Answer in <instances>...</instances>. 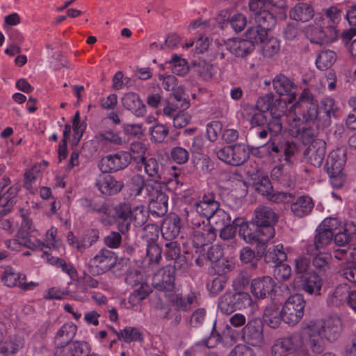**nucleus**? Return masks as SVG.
<instances>
[{"instance_id": "nucleus-1", "label": "nucleus", "mask_w": 356, "mask_h": 356, "mask_svg": "<svg viewBox=\"0 0 356 356\" xmlns=\"http://www.w3.org/2000/svg\"><path fill=\"white\" fill-rule=\"evenodd\" d=\"M118 229L122 234L129 232L131 223L136 227L143 226L148 220L149 211L143 205L132 207L129 203L122 202L116 206Z\"/></svg>"}, {"instance_id": "nucleus-2", "label": "nucleus", "mask_w": 356, "mask_h": 356, "mask_svg": "<svg viewBox=\"0 0 356 356\" xmlns=\"http://www.w3.org/2000/svg\"><path fill=\"white\" fill-rule=\"evenodd\" d=\"M346 154V148L341 147L332 150L327 157L324 168L333 188H340L346 181L347 175L343 170L347 159Z\"/></svg>"}, {"instance_id": "nucleus-3", "label": "nucleus", "mask_w": 356, "mask_h": 356, "mask_svg": "<svg viewBox=\"0 0 356 356\" xmlns=\"http://www.w3.org/2000/svg\"><path fill=\"white\" fill-rule=\"evenodd\" d=\"M291 108L294 110L296 117L302 118V122L312 124L316 122L317 126H321L318 104L309 89L305 88L302 91L298 99L294 102Z\"/></svg>"}, {"instance_id": "nucleus-4", "label": "nucleus", "mask_w": 356, "mask_h": 356, "mask_svg": "<svg viewBox=\"0 0 356 356\" xmlns=\"http://www.w3.org/2000/svg\"><path fill=\"white\" fill-rule=\"evenodd\" d=\"M254 190L266 199L275 204H287L293 199L291 193L274 191L273 185L267 175H259L253 181Z\"/></svg>"}, {"instance_id": "nucleus-5", "label": "nucleus", "mask_w": 356, "mask_h": 356, "mask_svg": "<svg viewBox=\"0 0 356 356\" xmlns=\"http://www.w3.org/2000/svg\"><path fill=\"white\" fill-rule=\"evenodd\" d=\"M305 302L301 294L290 296L282 307L283 322L290 326L296 325L304 315Z\"/></svg>"}, {"instance_id": "nucleus-6", "label": "nucleus", "mask_w": 356, "mask_h": 356, "mask_svg": "<svg viewBox=\"0 0 356 356\" xmlns=\"http://www.w3.org/2000/svg\"><path fill=\"white\" fill-rule=\"evenodd\" d=\"M216 156L227 164L238 166L248 159L250 150L245 144L237 143L218 149L216 151Z\"/></svg>"}, {"instance_id": "nucleus-7", "label": "nucleus", "mask_w": 356, "mask_h": 356, "mask_svg": "<svg viewBox=\"0 0 356 356\" xmlns=\"http://www.w3.org/2000/svg\"><path fill=\"white\" fill-rule=\"evenodd\" d=\"M136 168L138 170L144 168L148 177L156 184L164 183L168 179L165 166L154 158H140Z\"/></svg>"}, {"instance_id": "nucleus-8", "label": "nucleus", "mask_w": 356, "mask_h": 356, "mask_svg": "<svg viewBox=\"0 0 356 356\" xmlns=\"http://www.w3.org/2000/svg\"><path fill=\"white\" fill-rule=\"evenodd\" d=\"M303 334L311 350L316 354L321 353L325 349V340L322 337L321 326L314 321H309L303 327Z\"/></svg>"}, {"instance_id": "nucleus-9", "label": "nucleus", "mask_w": 356, "mask_h": 356, "mask_svg": "<svg viewBox=\"0 0 356 356\" xmlns=\"http://www.w3.org/2000/svg\"><path fill=\"white\" fill-rule=\"evenodd\" d=\"M152 284L159 291H172L175 288V273L172 266L157 270L152 275Z\"/></svg>"}, {"instance_id": "nucleus-10", "label": "nucleus", "mask_w": 356, "mask_h": 356, "mask_svg": "<svg viewBox=\"0 0 356 356\" xmlns=\"http://www.w3.org/2000/svg\"><path fill=\"white\" fill-rule=\"evenodd\" d=\"M131 160L132 156L128 152H119L102 158L99 168L104 173L116 172L127 167Z\"/></svg>"}, {"instance_id": "nucleus-11", "label": "nucleus", "mask_w": 356, "mask_h": 356, "mask_svg": "<svg viewBox=\"0 0 356 356\" xmlns=\"http://www.w3.org/2000/svg\"><path fill=\"white\" fill-rule=\"evenodd\" d=\"M290 127L291 136L302 143L308 144L316 140L317 129L312 124L302 122L300 117H295Z\"/></svg>"}, {"instance_id": "nucleus-12", "label": "nucleus", "mask_w": 356, "mask_h": 356, "mask_svg": "<svg viewBox=\"0 0 356 356\" xmlns=\"http://www.w3.org/2000/svg\"><path fill=\"white\" fill-rule=\"evenodd\" d=\"M263 323L259 318H253L243 329L242 338L247 343L260 347L264 343Z\"/></svg>"}, {"instance_id": "nucleus-13", "label": "nucleus", "mask_w": 356, "mask_h": 356, "mask_svg": "<svg viewBox=\"0 0 356 356\" xmlns=\"http://www.w3.org/2000/svg\"><path fill=\"white\" fill-rule=\"evenodd\" d=\"M337 32L333 24L326 26H316L308 32V37L311 42L322 44L331 42L337 39Z\"/></svg>"}, {"instance_id": "nucleus-14", "label": "nucleus", "mask_w": 356, "mask_h": 356, "mask_svg": "<svg viewBox=\"0 0 356 356\" xmlns=\"http://www.w3.org/2000/svg\"><path fill=\"white\" fill-rule=\"evenodd\" d=\"M26 278L25 275L16 273L15 270L10 266L5 268L1 275L2 282L8 287H13L17 285L24 291L33 290L38 284L33 282L26 283Z\"/></svg>"}, {"instance_id": "nucleus-15", "label": "nucleus", "mask_w": 356, "mask_h": 356, "mask_svg": "<svg viewBox=\"0 0 356 356\" xmlns=\"http://www.w3.org/2000/svg\"><path fill=\"white\" fill-rule=\"evenodd\" d=\"M89 352V346L86 342L74 341L61 345H56L55 356H84Z\"/></svg>"}, {"instance_id": "nucleus-16", "label": "nucleus", "mask_w": 356, "mask_h": 356, "mask_svg": "<svg viewBox=\"0 0 356 356\" xmlns=\"http://www.w3.org/2000/svg\"><path fill=\"white\" fill-rule=\"evenodd\" d=\"M298 346V337L292 334L275 341L271 348L273 356H286L291 351H294Z\"/></svg>"}, {"instance_id": "nucleus-17", "label": "nucleus", "mask_w": 356, "mask_h": 356, "mask_svg": "<svg viewBox=\"0 0 356 356\" xmlns=\"http://www.w3.org/2000/svg\"><path fill=\"white\" fill-rule=\"evenodd\" d=\"M219 207L220 203L216 200V196L212 193L200 197L199 200L194 204L196 213L207 218L211 217Z\"/></svg>"}, {"instance_id": "nucleus-18", "label": "nucleus", "mask_w": 356, "mask_h": 356, "mask_svg": "<svg viewBox=\"0 0 356 356\" xmlns=\"http://www.w3.org/2000/svg\"><path fill=\"white\" fill-rule=\"evenodd\" d=\"M117 262L115 253L107 249L101 250L91 260L90 264L98 268L97 273L106 272L113 268Z\"/></svg>"}, {"instance_id": "nucleus-19", "label": "nucleus", "mask_w": 356, "mask_h": 356, "mask_svg": "<svg viewBox=\"0 0 356 356\" xmlns=\"http://www.w3.org/2000/svg\"><path fill=\"white\" fill-rule=\"evenodd\" d=\"M275 286V283L272 277L264 276L252 280L251 291L256 298L264 299L274 291Z\"/></svg>"}, {"instance_id": "nucleus-20", "label": "nucleus", "mask_w": 356, "mask_h": 356, "mask_svg": "<svg viewBox=\"0 0 356 356\" xmlns=\"http://www.w3.org/2000/svg\"><path fill=\"white\" fill-rule=\"evenodd\" d=\"M254 216L252 221L253 226L258 225L273 227L278 221L277 214L273 209L266 206L257 207L254 210Z\"/></svg>"}, {"instance_id": "nucleus-21", "label": "nucleus", "mask_w": 356, "mask_h": 356, "mask_svg": "<svg viewBox=\"0 0 356 356\" xmlns=\"http://www.w3.org/2000/svg\"><path fill=\"white\" fill-rule=\"evenodd\" d=\"M316 322L321 326L322 334L327 341L334 342L341 335L342 324L339 318H329L324 321Z\"/></svg>"}, {"instance_id": "nucleus-22", "label": "nucleus", "mask_w": 356, "mask_h": 356, "mask_svg": "<svg viewBox=\"0 0 356 356\" xmlns=\"http://www.w3.org/2000/svg\"><path fill=\"white\" fill-rule=\"evenodd\" d=\"M95 184L102 194L106 195L118 193L124 186L122 181L116 180L110 175H100Z\"/></svg>"}, {"instance_id": "nucleus-23", "label": "nucleus", "mask_w": 356, "mask_h": 356, "mask_svg": "<svg viewBox=\"0 0 356 356\" xmlns=\"http://www.w3.org/2000/svg\"><path fill=\"white\" fill-rule=\"evenodd\" d=\"M308 161L316 167L321 165L325 155V143L322 140L313 141L304 153Z\"/></svg>"}, {"instance_id": "nucleus-24", "label": "nucleus", "mask_w": 356, "mask_h": 356, "mask_svg": "<svg viewBox=\"0 0 356 356\" xmlns=\"http://www.w3.org/2000/svg\"><path fill=\"white\" fill-rule=\"evenodd\" d=\"M199 297L200 294L194 291L185 295L177 293L172 298L171 302L175 310L187 312L193 306L199 305Z\"/></svg>"}, {"instance_id": "nucleus-25", "label": "nucleus", "mask_w": 356, "mask_h": 356, "mask_svg": "<svg viewBox=\"0 0 356 356\" xmlns=\"http://www.w3.org/2000/svg\"><path fill=\"white\" fill-rule=\"evenodd\" d=\"M125 109L131 111L136 116L141 117L146 113V107L139 95L134 92L125 93L121 99Z\"/></svg>"}, {"instance_id": "nucleus-26", "label": "nucleus", "mask_w": 356, "mask_h": 356, "mask_svg": "<svg viewBox=\"0 0 356 356\" xmlns=\"http://www.w3.org/2000/svg\"><path fill=\"white\" fill-rule=\"evenodd\" d=\"M321 127H327L332 122V118L336 116L337 109L332 98H325L318 105Z\"/></svg>"}, {"instance_id": "nucleus-27", "label": "nucleus", "mask_w": 356, "mask_h": 356, "mask_svg": "<svg viewBox=\"0 0 356 356\" xmlns=\"http://www.w3.org/2000/svg\"><path fill=\"white\" fill-rule=\"evenodd\" d=\"M293 199L291 203V211L294 216L298 218H303L309 215L313 210L314 204L311 197L306 195H302L295 200L294 194Z\"/></svg>"}, {"instance_id": "nucleus-28", "label": "nucleus", "mask_w": 356, "mask_h": 356, "mask_svg": "<svg viewBox=\"0 0 356 356\" xmlns=\"http://www.w3.org/2000/svg\"><path fill=\"white\" fill-rule=\"evenodd\" d=\"M333 236V233L318 225L316 229L314 244H308L306 246L307 252L313 254L318 249L325 248L332 242Z\"/></svg>"}, {"instance_id": "nucleus-29", "label": "nucleus", "mask_w": 356, "mask_h": 356, "mask_svg": "<svg viewBox=\"0 0 356 356\" xmlns=\"http://www.w3.org/2000/svg\"><path fill=\"white\" fill-rule=\"evenodd\" d=\"M301 288L309 294L320 295L323 285L322 278L316 273H307L300 276Z\"/></svg>"}, {"instance_id": "nucleus-30", "label": "nucleus", "mask_w": 356, "mask_h": 356, "mask_svg": "<svg viewBox=\"0 0 356 356\" xmlns=\"http://www.w3.org/2000/svg\"><path fill=\"white\" fill-rule=\"evenodd\" d=\"M216 228L209 224L205 223L199 228V230L193 231V236H195L194 243L197 247L202 248L209 243H211L216 239Z\"/></svg>"}, {"instance_id": "nucleus-31", "label": "nucleus", "mask_w": 356, "mask_h": 356, "mask_svg": "<svg viewBox=\"0 0 356 356\" xmlns=\"http://www.w3.org/2000/svg\"><path fill=\"white\" fill-rule=\"evenodd\" d=\"M225 47L232 54L242 58L250 54L254 49L253 44L246 38L229 40L225 43Z\"/></svg>"}, {"instance_id": "nucleus-32", "label": "nucleus", "mask_w": 356, "mask_h": 356, "mask_svg": "<svg viewBox=\"0 0 356 356\" xmlns=\"http://www.w3.org/2000/svg\"><path fill=\"white\" fill-rule=\"evenodd\" d=\"M180 229L181 220L177 216L174 215L163 220L161 231L165 240L171 241L179 235Z\"/></svg>"}, {"instance_id": "nucleus-33", "label": "nucleus", "mask_w": 356, "mask_h": 356, "mask_svg": "<svg viewBox=\"0 0 356 356\" xmlns=\"http://www.w3.org/2000/svg\"><path fill=\"white\" fill-rule=\"evenodd\" d=\"M257 257L259 258L264 257L266 263L274 266L282 263L287 259V254L281 243L268 248L265 253L260 254V252L258 251Z\"/></svg>"}, {"instance_id": "nucleus-34", "label": "nucleus", "mask_w": 356, "mask_h": 356, "mask_svg": "<svg viewBox=\"0 0 356 356\" xmlns=\"http://www.w3.org/2000/svg\"><path fill=\"white\" fill-rule=\"evenodd\" d=\"M263 319L271 328H277L283 321L282 310H280L277 304L272 302L264 309Z\"/></svg>"}, {"instance_id": "nucleus-35", "label": "nucleus", "mask_w": 356, "mask_h": 356, "mask_svg": "<svg viewBox=\"0 0 356 356\" xmlns=\"http://www.w3.org/2000/svg\"><path fill=\"white\" fill-rule=\"evenodd\" d=\"M162 259V249L157 243L147 244L146 256L143 261L145 268H156Z\"/></svg>"}, {"instance_id": "nucleus-36", "label": "nucleus", "mask_w": 356, "mask_h": 356, "mask_svg": "<svg viewBox=\"0 0 356 356\" xmlns=\"http://www.w3.org/2000/svg\"><path fill=\"white\" fill-rule=\"evenodd\" d=\"M296 100V95L291 94L286 99L277 98L274 99L270 110V116L272 118H282L288 111V104H294Z\"/></svg>"}, {"instance_id": "nucleus-37", "label": "nucleus", "mask_w": 356, "mask_h": 356, "mask_svg": "<svg viewBox=\"0 0 356 356\" xmlns=\"http://www.w3.org/2000/svg\"><path fill=\"white\" fill-rule=\"evenodd\" d=\"M356 238V225L352 222L346 223L342 230L334 233L333 240L339 246H346Z\"/></svg>"}, {"instance_id": "nucleus-38", "label": "nucleus", "mask_w": 356, "mask_h": 356, "mask_svg": "<svg viewBox=\"0 0 356 356\" xmlns=\"http://www.w3.org/2000/svg\"><path fill=\"white\" fill-rule=\"evenodd\" d=\"M234 223L238 225L239 230L238 235L241 237L246 243L250 244H257L258 235L257 233L256 225L252 227L248 223L244 222L243 219L236 218L234 220Z\"/></svg>"}, {"instance_id": "nucleus-39", "label": "nucleus", "mask_w": 356, "mask_h": 356, "mask_svg": "<svg viewBox=\"0 0 356 356\" xmlns=\"http://www.w3.org/2000/svg\"><path fill=\"white\" fill-rule=\"evenodd\" d=\"M273 86L275 91L280 95H288L296 94L292 90L296 88V85L292 79L283 74L275 76L273 80Z\"/></svg>"}, {"instance_id": "nucleus-40", "label": "nucleus", "mask_w": 356, "mask_h": 356, "mask_svg": "<svg viewBox=\"0 0 356 356\" xmlns=\"http://www.w3.org/2000/svg\"><path fill=\"white\" fill-rule=\"evenodd\" d=\"M76 331L77 327L73 323L63 324L54 337L55 346L74 341L73 339L76 335Z\"/></svg>"}, {"instance_id": "nucleus-41", "label": "nucleus", "mask_w": 356, "mask_h": 356, "mask_svg": "<svg viewBox=\"0 0 356 356\" xmlns=\"http://www.w3.org/2000/svg\"><path fill=\"white\" fill-rule=\"evenodd\" d=\"M313 16L312 6L306 3H297L289 12L290 18L296 21L307 22Z\"/></svg>"}, {"instance_id": "nucleus-42", "label": "nucleus", "mask_w": 356, "mask_h": 356, "mask_svg": "<svg viewBox=\"0 0 356 356\" xmlns=\"http://www.w3.org/2000/svg\"><path fill=\"white\" fill-rule=\"evenodd\" d=\"M350 292V288L348 284H340L330 293L328 298L329 302L332 305L339 307L345 302H348Z\"/></svg>"}, {"instance_id": "nucleus-43", "label": "nucleus", "mask_w": 356, "mask_h": 356, "mask_svg": "<svg viewBox=\"0 0 356 356\" xmlns=\"http://www.w3.org/2000/svg\"><path fill=\"white\" fill-rule=\"evenodd\" d=\"M168 196L163 192L154 198L149 199V208L153 213L163 216L168 212Z\"/></svg>"}, {"instance_id": "nucleus-44", "label": "nucleus", "mask_w": 356, "mask_h": 356, "mask_svg": "<svg viewBox=\"0 0 356 356\" xmlns=\"http://www.w3.org/2000/svg\"><path fill=\"white\" fill-rule=\"evenodd\" d=\"M267 35L268 31L257 24L249 27L245 33V38L251 42L254 47L255 44L264 42Z\"/></svg>"}, {"instance_id": "nucleus-45", "label": "nucleus", "mask_w": 356, "mask_h": 356, "mask_svg": "<svg viewBox=\"0 0 356 356\" xmlns=\"http://www.w3.org/2000/svg\"><path fill=\"white\" fill-rule=\"evenodd\" d=\"M31 234V232L29 231H26V229L19 227L15 237L22 241V244L24 247H26L32 250L37 249L42 250L43 248L46 247L44 243L40 241V240H35L34 241H32L30 238Z\"/></svg>"}, {"instance_id": "nucleus-46", "label": "nucleus", "mask_w": 356, "mask_h": 356, "mask_svg": "<svg viewBox=\"0 0 356 356\" xmlns=\"http://www.w3.org/2000/svg\"><path fill=\"white\" fill-rule=\"evenodd\" d=\"M337 59L336 53L332 50L321 51L316 59V67L321 70H325L334 63Z\"/></svg>"}, {"instance_id": "nucleus-47", "label": "nucleus", "mask_w": 356, "mask_h": 356, "mask_svg": "<svg viewBox=\"0 0 356 356\" xmlns=\"http://www.w3.org/2000/svg\"><path fill=\"white\" fill-rule=\"evenodd\" d=\"M257 24L267 31L273 29L276 24L275 17L268 10L264 9L254 17Z\"/></svg>"}, {"instance_id": "nucleus-48", "label": "nucleus", "mask_w": 356, "mask_h": 356, "mask_svg": "<svg viewBox=\"0 0 356 356\" xmlns=\"http://www.w3.org/2000/svg\"><path fill=\"white\" fill-rule=\"evenodd\" d=\"M332 257L330 254L319 253L312 259V266L319 273H325L330 269Z\"/></svg>"}, {"instance_id": "nucleus-49", "label": "nucleus", "mask_w": 356, "mask_h": 356, "mask_svg": "<svg viewBox=\"0 0 356 356\" xmlns=\"http://www.w3.org/2000/svg\"><path fill=\"white\" fill-rule=\"evenodd\" d=\"M234 296L232 292L225 293L218 300V309L222 313L230 314L236 309Z\"/></svg>"}, {"instance_id": "nucleus-50", "label": "nucleus", "mask_w": 356, "mask_h": 356, "mask_svg": "<svg viewBox=\"0 0 356 356\" xmlns=\"http://www.w3.org/2000/svg\"><path fill=\"white\" fill-rule=\"evenodd\" d=\"M212 222V225L216 230L221 228L223 226L227 225L232 222V218L230 215L222 209H218L215 213L211 217L208 218Z\"/></svg>"}, {"instance_id": "nucleus-51", "label": "nucleus", "mask_w": 356, "mask_h": 356, "mask_svg": "<svg viewBox=\"0 0 356 356\" xmlns=\"http://www.w3.org/2000/svg\"><path fill=\"white\" fill-rule=\"evenodd\" d=\"M100 142H108L115 145H122L125 143V139L120 136L117 132L111 130H107L100 132L97 136Z\"/></svg>"}, {"instance_id": "nucleus-52", "label": "nucleus", "mask_w": 356, "mask_h": 356, "mask_svg": "<svg viewBox=\"0 0 356 356\" xmlns=\"http://www.w3.org/2000/svg\"><path fill=\"white\" fill-rule=\"evenodd\" d=\"M257 254L252 250L250 247H244L240 251V260L242 263L250 264L252 269L257 268Z\"/></svg>"}, {"instance_id": "nucleus-53", "label": "nucleus", "mask_w": 356, "mask_h": 356, "mask_svg": "<svg viewBox=\"0 0 356 356\" xmlns=\"http://www.w3.org/2000/svg\"><path fill=\"white\" fill-rule=\"evenodd\" d=\"M236 309H243L250 307L253 304L251 296L247 292L233 293Z\"/></svg>"}, {"instance_id": "nucleus-54", "label": "nucleus", "mask_w": 356, "mask_h": 356, "mask_svg": "<svg viewBox=\"0 0 356 356\" xmlns=\"http://www.w3.org/2000/svg\"><path fill=\"white\" fill-rule=\"evenodd\" d=\"M81 204L88 212L106 213L107 210V204L89 198H82Z\"/></svg>"}, {"instance_id": "nucleus-55", "label": "nucleus", "mask_w": 356, "mask_h": 356, "mask_svg": "<svg viewBox=\"0 0 356 356\" xmlns=\"http://www.w3.org/2000/svg\"><path fill=\"white\" fill-rule=\"evenodd\" d=\"M169 64L171 65L172 72L179 76H184L188 71V67L186 60L180 58L177 55L172 56V60L169 62Z\"/></svg>"}, {"instance_id": "nucleus-56", "label": "nucleus", "mask_w": 356, "mask_h": 356, "mask_svg": "<svg viewBox=\"0 0 356 356\" xmlns=\"http://www.w3.org/2000/svg\"><path fill=\"white\" fill-rule=\"evenodd\" d=\"M168 134V127L162 124H156L150 129L151 140L155 143H162Z\"/></svg>"}, {"instance_id": "nucleus-57", "label": "nucleus", "mask_w": 356, "mask_h": 356, "mask_svg": "<svg viewBox=\"0 0 356 356\" xmlns=\"http://www.w3.org/2000/svg\"><path fill=\"white\" fill-rule=\"evenodd\" d=\"M256 229L258 235V245H261L262 247H264L269 240L274 237V227L256 225Z\"/></svg>"}, {"instance_id": "nucleus-58", "label": "nucleus", "mask_w": 356, "mask_h": 356, "mask_svg": "<svg viewBox=\"0 0 356 356\" xmlns=\"http://www.w3.org/2000/svg\"><path fill=\"white\" fill-rule=\"evenodd\" d=\"M99 238V230L97 229H88L84 232L83 237L81 239V252L90 247L95 243Z\"/></svg>"}, {"instance_id": "nucleus-59", "label": "nucleus", "mask_w": 356, "mask_h": 356, "mask_svg": "<svg viewBox=\"0 0 356 356\" xmlns=\"http://www.w3.org/2000/svg\"><path fill=\"white\" fill-rule=\"evenodd\" d=\"M123 339L127 343H131L135 341H141L142 334L138 330L132 327H126L120 331L119 340Z\"/></svg>"}, {"instance_id": "nucleus-60", "label": "nucleus", "mask_w": 356, "mask_h": 356, "mask_svg": "<svg viewBox=\"0 0 356 356\" xmlns=\"http://www.w3.org/2000/svg\"><path fill=\"white\" fill-rule=\"evenodd\" d=\"M159 228L155 224H148L143 228L142 238L147 243H156L159 238Z\"/></svg>"}, {"instance_id": "nucleus-61", "label": "nucleus", "mask_w": 356, "mask_h": 356, "mask_svg": "<svg viewBox=\"0 0 356 356\" xmlns=\"http://www.w3.org/2000/svg\"><path fill=\"white\" fill-rule=\"evenodd\" d=\"M147 148L144 143L137 141L134 142L130 145V152H129L131 156L133 162L137 165L139 163V159L141 157H145Z\"/></svg>"}, {"instance_id": "nucleus-62", "label": "nucleus", "mask_w": 356, "mask_h": 356, "mask_svg": "<svg viewBox=\"0 0 356 356\" xmlns=\"http://www.w3.org/2000/svg\"><path fill=\"white\" fill-rule=\"evenodd\" d=\"M274 101V95L272 92L267 93L264 96L259 97L255 104L254 110L266 113Z\"/></svg>"}, {"instance_id": "nucleus-63", "label": "nucleus", "mask_w": 356, "mask_h": 356, "mask_svg": "<svg viewBox=\"0 0 356 356\" xmlns=\"http://www.w3.org/2000/svg\"><path fill=\"white\" fill-rule=\"evenodd\" d=\"M262 43V52L264 56L266 57H271L280 51V42L276 38H270Z\"/></svg>"}, {"instance_id": "nucleus-64", "label": "nucleus", "mask_w": 356, "mask_h": 356, "mask_svg": "<svg viewBox=\"0 0 356 356\" xmlns=\"http://www.w3.org/2000/svg\"><path fill=\"white\" fill-rule=\"evenodd\" d=\"M170 156L175 163L184 164L189 159V152L184 147L177 146L171 149Z\"/></svg>"}]
</instances>
